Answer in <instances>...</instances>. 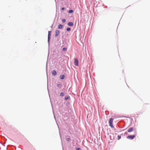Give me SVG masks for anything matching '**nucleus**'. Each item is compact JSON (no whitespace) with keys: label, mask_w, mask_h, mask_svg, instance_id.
Returning <instances> with one entry per match:
<instances>
[{"label":"nucleus","mask_w":150,"mask_h":150,"mask_svg":"<svg viewBox=\"0 0 150 150\" xmlns=\"http://www.w3.org/2000/svg\"><path fill=\"white\" fill-rule=\"evenodd\" d=\"M62 50H63V51H65L67 50V48H63V49Z\"/></svg>","instance_id":"nucleus-18"},{"label":"nucleus","mask_w":150,"mask_h":150,"mask_svg":"<svg viewBox=\"0 0 150 150\" xmlns=\"http://www.w3.org/2000/svg\"><path fill=\"white\" fill-rule=\"evenodd\" d=\"M55 33H56L55 36L57 37L59 35V31L58 30H56L55 31Z\"/></svg>","instance_id":"nucleus-5"},{"label":"nucleus","mask_w":150,"mask_h":150,"mask_svg":"<svg viewBox=\"0 0 150 150\" xmlns=\"http://www.w3.org/2000/svg\"><path fill=\"white\" fill-rule=\"evenodd\" d=\"M60 96H64V93H60Z\"/></svg>","instance_id":"nucleus-12"},{"label":"nucleus","mask_w":150,"mask_h":150,"mask_svg":"<svg viewBox=\"0 0 150 150\" xmlns=\"http://www.w3.org/2000/svg\"><path fill=\"white\" fill-rule=\"evenodd\" d=\"M61 86V85L60 84H58L57 85V86L59 88V87H60Z\"/></svg>","instance_id":"nucleus-17"},{"label":"nucleus","mask_w":150,"mask_h":150,"mask_svg":"<svg viewBox=\"0 0 150 150\" xmlns=\"http://www.w3.org/2000/svg\"><path fill=\"white\" fill-rule=\"evenodd\" d=\"M113 121V118H110L109 121V125L112 128L113 127V125L112 124Z\"/></svg>","instance_id":"nucleus-1"},{"label":"nucleus","mask_w":150,"mask_h":150,"mask_svg":"<svg viewBox=\"0 0 150 150\" xmlns=\"http://www.w3.org/2000/svg\"><path fill=\"white\" fill-rule=\"evenodd\" d=\"M62 10L63 11L64 10V8H62Z\"/></svg>","instance_id":"nucleus-21"},{"label":"nucleus","mask_w":150,"mask_h":150,"mask_svg":"<svg viewBox=\"0 0 150 150\" xmlns=\"http://www.w3.org/2000/svg\"><path fill=\"white\" fill-rule=\"evenodd\" d=\"M76 150H81V149L79 148H76Z\"/></svg>","instance_id":"nucleus-19"},{"label":"nucleus","mask_w":150,"mask_h":150,"mask_svg":"<svg viewBox=\"0 0 150 150\" xmlns=\"http://www.w3.org/2000/svg\"><path fill=\"white\" fill-rule=\"evenodd\" d=\"M68 25L70 26H72L73 25V23L71 22H69L68 23Z\"/></svg>","instance_id":"nucleus-8"},{"label":"nucleus","mask_w":150,"mask_h":150,"mask_svg":"<svg viewBox=\"0 0 150 150\" xmlns=\"http://www.w3.org/2000/svg\"><path fill=\"white\" fill-rule=\"evenodd\" d=\"M70 30H71L70 28H67V31H69Z\"/></svg>","instance_id":"nucleus-15"},{"label":"nucleus","mask_w":150,"mask_h":150,"mask_svg":"<svg viewBox=\"0 0 150 150\" xmlns=\"http://www.w3.org/2000/svg\"><path fill=\"white\" fill-rule=\"evenodd\" d=\"M52 74L54 76L56 75L57 74V72L55 70H53L52 71Z\"/></svg>","instance_id":"nucleus-4"},{"label":"nucleus","mask_w":150,"mask_h":150,"mask_svg":"<svg viewBox=\"0 0 150 150\" xmlns=\"http://www.w3.org/2000/svg\"><path fill=\"white\" fill-rule=\"evenodd\" d=\"M118 139L119 140L121 138V136L120 135H118Z\"/></svg>","instance_id":"nucleus-14"},{"label":"nucleus","mask_w":150,"mask_h":150,"mask_svg":"<svg viewBox=\"0 0 150 150\" xmlns=\"http://www.w3.org/2000/svg\"><path fill=\"white\" fill-rule=\"evenodd\" d=\"M73 11L72 10H70L69 11V13H72L73 12Z\"/></svg>","instance_id":"nucleus-11"},{"label":"nucleus","mask_w":150,"mask_h":150,"mask_svg":"<svg viewBox=\"0 0 150 150\" xmlns=\"http://www.w3.org/2000/svg\"><path fill=\"white\" fill-rule=\"evenodd\" d=\"M67 140L68 141H69L70 140V139L69 138H67Z\"/></svg>","instance_id":"nucleus-20"},{"label":"nucleus","mask_w":150,"mask_h":150,"mask_svg":"<svg viewBox=\"0 0 150 150\" xmlns=\"http://www.w3.org/2000/svg\"><path fill=\"white\" fill-rule=\"evenodd\" d=\"M65 76L64 75H61L60 76V79H64Z\"/></svg>","instance_id":"nucleus-7"},{"label":"nucleus","mask_w":150,"mask_h":150,"mask_svg":"<svg viewBox=\"0 0 150 150\" xmlns=\"http://www.w3.org/2000/svg\"><path fill=\"white\" fill-rule=\"evenodd\" d=\"M51 31H49L48 32V40H49V39L51 35Z\"/></svg>","instance_id":"nucleus-10"},{"label":"nucleus","mask_w":150,"mask_h":150,"mask_svg":"<svg viewBox=\"0 0 150 150\" xmlns=\"http://www.w3.org/2000/svg\"><path fill=\"white\" fill-rule=\"evenodd\" d=\"M133 130V128L132 127H131L128 130V132H131Z\"/></svg>","instance_id":"nucleus-6"},{"label":"nucleus","mask_w":150,"mask_h":150,"mask_svg":"<svg viewBox=\"0 0 150 150\" xmlns=\"http://www.w3.org/2000/svg\"><path fill=\"white\" fill-rule=\"evenodd\" d=\"M135 137V136L134 135H129L127 137V138L128 139H132Z\"/></svg>","instance_id":"nucleus-2"},{"label":"nucleus","mask_w":150,"mask_h":150,"mask_svg":"<svg viewBox=\"0 0 150 150\" xmlns=\"http://www.w3.org/2000/svg\"><path fill=\"white\" fill-rule=\"evenodd\" d=\"M63 26L62 25H58V28L59 29H61L62 28Z\"/></svg>","instance_id":"nucleus-9"},{"label":"nucleus","mask_w":150,"mask_h":150,"mask_svg":"<svg viewBox=\"0 0 150 150\" xmlns=\"http://www.w3.org/2000/svg\"><path fill=\"white\" fill-rule=\"evenodd\" d=\"M69 98V97L68 96H66L65 98V99L66 100L68 99Z\"/></svg>","instance_id":"nucleus-13"},{"label":"nucleus","mask_w":150,"mask_h":150,"mask_svg":"<svg viewBox=\"0 0 150 150\" xmlns=\"http://www.w3.org/2000/svg\"><path fill=\"white\" fill-rule=\"evenodd\" d=\"M62 21L63 23H64L66 22V20L65 19H63Z\"/></svg>","instance_id":"nucleus-16"},{"label":"nucleus","mask_w":150,"mask_h":150,"mask_svg":"<svg viewBox=\"0 0 150 150\" xmlns=\"http://www.w3.org/2000/svg\"><path fill=\"white\" fill-rule=\"evenodd\" d=\"M78 63H79L78 60L76 58L75 59L74 62V63L75 65L76 66H78Z\"/></svg>","instance_id":"nucleus-3"}]
</instances>
